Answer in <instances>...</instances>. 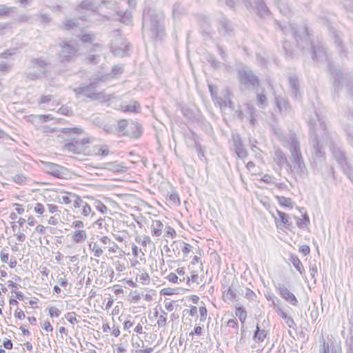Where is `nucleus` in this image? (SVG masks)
I'll return each mask as SVG.
<instances>
[{"instance_id": "nucleus-25", "label": "nucleus", "mask_w": 353, "mask_h": 353, "mask_svg": "<svg viewBox=\"0 0 353 353\" xmlns=\"http://www.w3.org/2000/svg\"><path fill=\"white\" fill-rule=\"evenodd\" d=\"M81 208H82L81 214L83 216H88L91 214L92 209H91L90 206L86 202L84 203V204L81 206Z\"/></svg>"}, {"instance_id": "nucleus-43", "label": "nucleus", "mask_w": 353, "mask_h": 353, "mask_svg": "<svg viewBox=\"0 0 353 353\" xmlns=\"http://www.w3.org/2000/svg\"><path fill=\"white\" fill-rule=\"evenodd\" d=\"M12 294H14V297L17 299V300H19V301H23L24 299V294L21 292V291H19V290L15 291L14 292H13Z\"/></svg>"}, {"instance_id": "nucleus-32", "label": "nucleus", "mask_w": 353, "mask_h": 353, "mask_svg": "<svg viewBox=\"0 0 353 353\" xmlns=\"http://www.w3.org/2000/svg\"><path fill=\"white\" fill-rule=\"evenodd\" d=\"M85 201H83L81 197L77 196L74 202L73 206L75 208H81V206L84 204Z\"/></svg>"}, {"instance_id": "nucleus-45", "label": "nucleus", "mask_w": 353, "mask_h": 353, "mask_svg": "<svg viewBox=\"0 0 353 353\" xmlns=\"http://www.w3.org/2000/svg\"><path fill=\"white\" fill-rule=\"evenodd\" d=\"M9 305L12 306H17L19 304V302L17 299L14 297V296H11L9 299Z\"/></svg>"}, {"instance_id": "nucleus-36", "label": "nucleus", "mask_w": 353, "mask_h": 353, "mask_svg": "<svg viewBox=\"0 0 353 353\" xmlns=\"http://www.w3.org/2000/svg\"><path fill=\"white\" fill-rule=\"evenodd\" d=\"M83 221L79 220L74 221L72 223V227L77 230H83Z\"/></svg>"}, {"instance_id": "nucleus-30", "label": "nucleus", "mask_w": 353, "mask_h": 353, "mask_svg": "<svg viewBox=\"0 0 353 353\" xmlns=\"http://www.w3.org/2000/svg\"><path fill=\"white\" fill-rule=\"evenodd\" d=\"M43 330L47 332H52L53 331V327L48 321H46L43 323L41 325Z\"/></svg>"}, {"instance_id": "nucleus-40", "label": "nucleus", "mask_w": 353, "mask_h": 353, "mask_svg": "<svg viewBox=\"0 0 353 353\" xmlns=\"http://www.w3.org/2000/svg\"><path fill=\"white\" fill-rule=\"evenodd\" d=\"M13 205L15 207V210L18 214H21L24 212L25 209L21 204L14 203Z\"/></svg>"}, {"instance_id": "nucleus-42", "label": "nucleus", "mask_w": 353, "mask_h": 353, "mask_svg": "<svg viewBox=\"0 0 353 353\" xmlns=\"http://www.w3.org/2000/svg\"><path fill=\"white\" fill-rule=\"evenodd\" d=\"M174 305L173 301H166L165 303V308L168 312H172L174 310Z\"/></svg>"}, {"instance_id": "nucleus-48", "label": "nucleus", "mask_w": 353, "mask_h": 353, "mask_svg": "<svg viewBox=\"0 0 353 353\" xmlns=\"http://www.w3.org/2000/svg\"><path fill=\"white\" fill-rule=\"evenodd\" d=\"M27 222L30 226H34L36 223V220L34 216H30L27 219Z\"/></svg>"}, {"instance_id": "nucleus-64", "label": "nucleus", "mask_w": 353, "mask_h": 353, "mask_svg": "<svg viewBox=\"0 0 353 353\" xmlns=\"http://www.w3.org/2000/svg\"><path fill=\"white\" fill-rule=\"evenodd\" d=\"M152 347H145L141 349V353H150L152 351Z\"/></svg>"}, {"instance_id": "nucleus-19", "label": "nucleus", "mask_w": 353, "mask_h": 353, "mask_svg": "<svg viewBox=\"0 0 353 353\" xmlns=\"http://www.w3.org/2000/svg\"><path fill=\"white\" fill-rule=\"evenodd\" d=\"M310 223L309 217L307 214L305 212L304 214L302 215V218L297 219L296 225L299 228H302L303 226H307Z\"/></svg>"}, {"instance_id": "nucleus-13", "label": "nucleus", "mask_w": 353, "mask_h": 353, "mask_svg": "<svg viewBox=\"0 0 353 353\" xmlns=\"http://www.w3.org/2000/svg\"><path fill=\"white\" fill-rule=\"evenodd\" d=\"M236 291L231 287L223 293V299L224 301H234L236 300Z\"/></svg>"}, {"instance_id": "nucleus-24", "label": "nucleus", "mask_w": 353, "mask_h": 353, "mask_svg": "<svg viewBox=\"0 0 353 353\" xmlns=\"http://www.w3.org/2000/svg\"><path fill=\"white\" fill-rule=\"evenodd\" d=\"M199 312L200 314V321H205L208 316V310L205 306H201L199 308Z\"/></svg>"}, {"instance_id": "nucleus-57", "label": "nucleus", "mask_w": 353, "mask_h": 353, "mask_svg": "<svg viewBox=\"0 0 353 353\" xmlns=\"http://www.w3.org/2000/svg\"><path fill=\"white\" fill-rule=\"evenodd\" d=\"M256 328L257 329H256V333H255V336H258L259 339L261 338V336H262V335H263V337H264L265 334L263 333V331H260L259 327H257Z\"/></svg>"}, {"instance_id": "nucleus-41", "label": "nucleus", "mask_w": 353, "mask_h": 353, "mask_svg": "<svg viewBox=\"0 0 353 353\" xmlns=\"http://www.w3.org/2000/svg\"><path fill=\"white\" fill-rule=\"evenodd\" d=\"M47 208H48V212L52 214L57 212L59 210L58 206L56 205H54V204H48Z\"/></svg>"}, {"instance_id": "nucleus-5", "label": "nucleus", "mask_w": 353, "mask_h": 353, "mask_svg": "<svg viewBox=\"0 0 353 353\" xmlns=\"http://www.w3.org/2000/svg\"><path fill=\"white\" fill-rule=\"evenodd\" d=\"M120 110L123 112L138 113L140 112L141 105L139 103L136 101H130L127 104L121 105Z\"/></svg>"}, {"instance_id": "nucleus-29", "label": "nucleus", "mask_w": 353, "mask_h": 353, "mask_svg": "<svg viewBox=\"0 0 353 353\" xmlns=\"http://www.w3.org/2000/svg\"><path fill=\"white\" fill-rule=\"evenodd\" d=\"M49 315L51 317H58L60 314V311L56 307H50L48 309Z\"/></svg>"}, {"instance_id": "nucleus-61", "label": "nucleus", "mask_w": 353, "mask_h": 353, "mask_svg": "<svg viewBox=\"0 0 353 353\" xmlns=\"http://www.w3.org/2000/svg\"><path fill=\"white\" fill-rule=\"evenodd\" d=\"M117 248H118V246L115 243H113V246L110 247L108 249V251L110 252L115 253L117 252Z\"/></svg>"}, {"instance_id": "nucleus-10", "label": "nucleus", "mask_w": 353, "mask_h": 353, "mask_svg": "<svg viewBox=\"0 0 353 353\" xmlns=\"http://www.w3.org/2000/svg\"><path fill=\"white\" fill-rule=\"evenodd\" d=\"M275 199L278 203L283 208L287 209H292L294 205V203L292 199L290 197H285L283 196H275Z\"/></svg>"}, {"instance_id": "nucleus-26", "label": "nucleus", "mask_w": 353, "mask_h": 353, "mask_svg": "<svg viewBox=\"0 0 353 353\" xmlns=\"http://www.w3.org/2000/svg\"><path fill=\"white\" fill-rule=\"evenodd\" d=\"M14 316L16 319H17L19 320H23L26 317V315H25V313L23 312V311L21 308H19V307H17L14 310Z\"/></svg>"}, {"instance_id": "nucleus-44", "label": "nucleus", "mask_w": 353, "mask_h": 353, "mask_svg": "<svg viewBox=\"0 0 353 353\" xmlns=\"http://www.w3.org/2000/svg\"><path fill=\"white\" fill-rule=\"evenodd\" d=\"M46 227L43 225L39 224L35 228V231L39 234H43L46 230Z\"/></svg>"}, {"instance_id": "nucleus-18", "label": "nucleus", "mask_w": 353, "mask_h": 353, "mask_svg": "<svg viewBox=\"0 0 353 353\" xmlns=\"http://www.w3.org/2000/svg\"><path fill=\"white\" fill-rule=\"evenodd\" d=\"M290 261H291L292 263L293 264V265L295 267V268L300 273H302V272L303 271L304 268H303V266L301 261L299 259V258L296 256H295V255H292L290 257Z\"/></svg>"}, {"instance_id": "nucleus-1", "label": "nucleus", "mask_w": 353, "mask_h": 353, "mask_svg": "<svg viewBox=\"0 0 353 353\" xmlns=\"http://www.w3.org/2000/svg\"><path fill=\"white\" fill-rule=\"evenodd\" d=\"M68 133L70 138L63 145L62 150L73 154H90L88 150L90 137L83 134L81 129L77 128L69 129Z\"/></svg>"}, {"instance_id": "nucleus-8", "label": "nucleus", "mask_w": 353, "mask_h": 353, "mask_svg": "<svg viewBox=\"0 0 353 353\" xmlns=\"http://www.w3.org/2000/svg\"><path fill=\"white\" fill-rule=\"evenodd\" d=\"M10 254L8 250L3 249L0 252V259L3 263H8L10 268H14L17 265V261L14 258H11L9 261Z\"/></svg>"}, {"instance_id": "nucleus-6", "label": "nucleus", "mask_w": 353, "mask_h": 353, "mask_svg": "<svg viewBox=\"0 0 353 353\" xmlns=\"http://www.w3.org/2000/svg\"><path fill=\"white\" fill-rule=\"evenodd\" d=\"M279 292L283 298L290 303L293 305H296L298 301L293 293H292L288 288H281Z\"/></svg>"}, {"instance_id": "nucleus-3", "label": "nucleus", "mask_w": 353, "mask_h": 353, "mask_svg": "<svg viewBox=\"0 0 353 353\" xmlns=\"http://www.w3.org/2000/svg\"><path fill=\"white\" fill-rule=\"evenodd\" d=\"M143 130L141 125L134 121L128 123V130L123 133L124 137H128L132 139H137L141 136Z\"/></svg>"}, {"instance_id": "nucleus-4", "label": "nucleus", "mask_w": 353, "mask_h": 353, "mask_svg": "<svg viewBox=\"0 0 353 353\" xmlns=\"http://www.w3.org/2000/svg\"><path fill=\"white\" fill-rule=\"evenodd\" d=\"M185 269L184 267L179 268L175 272H170L166 279L172 283H180L186 279Z\"/></svg>"}, {"instance_id": "nucleus-38", "label": "nucleus", "mask_w": 353, "mask_h": 353, "mask_svg": "<svg viewBox=\"0 0 353 353\" xmlns=\"http://www.w3.org/2000/svg\"><path fill=\"white\" fill-rule=\"evenodd\" d=\"M191 264H192V265L199 264L200 268H201V267H202V262H201V256H197V255L194 256L192 257V259Z\"/></svg>"}, {"instance_id": "nucleus-60", "label": "nucleus", "mask_w": 353, "mask_h": 353, "mask_svg": "<svg viewBox=\"0 0 353 353\" xmlns=\"http://www.w3.org/2000/svg\"><path fill=\"white\" fill-rule=\"evenodd\" d=\"M19 329L22 332L23 335H29L30 334V332L24 326H21Z\"/></svg>"}, {"instance_id": "nucleus-15", "label": "nucleus", "mask_w": 353, "mask_h": 353, "mask_svg": "<svg viewBox=\"0 0 353 353\" xmlns=\"http://www.w3.org/2000/svg\"><path fill=\"white\" fill-rule=\"evenodd\" d=\"M128 121L126 119H120L117 121L116 130L119 135L124 136V134L128 130Z\"/></svg>"}, {"instance_id": "nucleus-28", "label": "nucleus", "mask_w": 353, "mask_h": 353, "mask_svg": "<svg viewBox=\"0 0 353 353\" xmlns=\"http://www.w3.org/2000/svg\"><path fill=\"white\" fill-rule=\"evenodd\" d=\"M191 250H192V246L189 243H185V242L183 243V247L181 248V251L184 256H187L190 252Z\"/></svg>"}, {"instance_id": "nucleus-14", "label": "nucleus", "mask_w": 353, "mask_h": 353, "mask_svg": "<svg viewBox=\"0 0 353 353\" xmlns=\"http://www.w3.org/2000/svg\"><path fill=\"white\" fill-rule=\"evenodd\" d=\"M276 312L278 314L279 316H280L283 319L285 320L286 324L290 327H292L294 325V321L289 316L287 313L281 307H278L276 309Z\"/></svg>"}, {"instance_id": "nucleus-7", "label": "nucleus", "mask_w": 353, "mask_h": 353, "mask_svg": "<svg viewBox=\"0 0 353 353\" xmlns=\"http://www.w3.org/2000/svg\"><path fill=\"white\" fill-rule=\"evenodd\" d=\"M11 276V280L8 281L7 286L10 289L11 293H13L21 288V278L17 274Z\"/></svg>"}, {"instance_id": "nucleus-27", "label": "nucleus", "mask_w": 353, "mask_h": 353, "mask_svg": "<svg viewBox=\"0 0 353 353\" xmlns=\"http://www.w3.org/2000/svg\"><path fill=\"white\" fill-rule=\"evenodd\" d=\"M7 290H8V289L5 286H2L1 291L0 290V315L2 314V307H3L4 303H5L4 298L2 296L1 292H7Z\"/></svg>"}, {"instance_id": "nucleus-59", "label": "nucleus", "mask_w": 353, "mask_h": 353, "mask_svg": "<svg viewBox=\"0 0 353 353\" xmlns=\"http://www.w3.org/2000/svg\"><path fill=\"white\" fill-rule=\"evenodd\" d=\"M190 299L194 303L196 304L199 301V297L197 295H192Z\"/></svg>"}, {"instance_id": "nucleus-50", "label": "nucleus", "mask_w": 353, "mask_h": 353, "mask_svg": "<svg viewBox=\"0 0 353 353\" xmlns=\"http://www.w3.org/2000/svg\"><path fill=\"white\" fill-rule=\"evenodd\" d=\"M100 241L103 244H109L111 242V239L106 236H103L100 239Z\"/></svg>"}, {"instance_id": "nucleus-17", "label": "nucleus", "mask_w": 353, "mask_h": 353, "mask_svg": "<svg viewBox=\"0 0 353 353\" xmlns=\"http://www.w3.org/2000/svg\"><path fill=\"white\" fill-rule=\"evenodd\" d=\"M61 197H56L54 199L55 201L59 203H63L65 205H68L71 203V199L69 197V192H61Z\"/></svg>"}, {"instance_id": "nucleus-53", "label": "nucleus", "mask_w": 353, "mask_h": 353, "mask_svg": "<svg viewBox=\"0 0 353 353\" xmlns=\"http://www.w3.org/2000/svg\"><path fill=\"white\" fill-rule=\"evenodd\" d=\"M257 99L261 104H263L266 101V97L264 94H259Z\"/></svg>"}, {"instance_id": "nucleus-39", "label": "nucleus", "mask_w": 353, "mask_h": 353, "mask_svg": "<svg viewBox=\"0 0 353 353\" xmlns=\"http://www.w3.org/2000/svg\"><path fill=\"white\" fill-rule=\"evenodd\" d=\"M203 333V328L201 326H196L194 329V332L190 333V336H193L194 334L201 336Z\"/></svg>"}, {"instance_id": "nucleus-56", "label": "nucleus", "mask_w": 353, "mask_h": 353, "mask_svg": "<svg viewBox=\"0 0 353 353\" xmlns=\"http://www.w3.org/2000/svg\"><path fill=\"white\" fill-rule=\"evenodd\" d=\"M150 242V239L148 236H145L142 241V245L146 246L148 243Z\"/></svg>"}, {"instance_id": "nucleus-11", "label": "nucleus", "mask_w": 353, "mask_h": 353, "mask_svg": "<svg viewBox=\"0 0 353 353\" xmlns=\"http://www.w3.org/2000/svg\"><path fill=\"white\" fill-rule=\"evenodd\" d=\"M87 238V233L84 230H76L72 234V241L77 243L84 241Z\"/></svg>"}, {"instance_id": "nucleus-49", "label": "nucleus", "mask_w": 353, "mask_h": 353, "mask_svg": "<svg viewBox=\"0 0 353 353\" xmlns=\"http://www.w3.org/2000/svg\"><path fill=\"white\" fill-rule=\"evenodd\" d=\"M112 334L114 336H115V337H117V336H119V334H120V330H119V327L118 326L112 327Z\"/></svg>"}, {"instance_id": "nucleus-21", "label": "nucleus", "mask_w": 353, "mask_h": 353, "mask_svg": "<svg viewBox=\"0 0 353 353\" xmlns=\"http://www.w3.org/2000/svg\"><path fill=\"white\" fill-rule=\"evenodd\" d=\"M91 251L93 253L94 256L96 257H99L103 254L102 248L97 243H94Z\"/></svg>"}, {"instance_id": "nucleus-34", "label": "nucleus", "mask_w": 353, "mask_h": 353, "mask_svg": "<svg viewBox=\"0 0 353 353\" xmlns=\"http://www.w3.org/2000/svg\"><path fill=\"white\" fill-rule=\"evenodd\" d=\"M299 252H301L303 255L306 256L310 254V248L307 245H303L299 247Z\"/></svg>"}, {"instance_id": "nucleus-37", "label": "nucleus", "mask_w": 353, "mask_h": 353, "mask_svg": "<svg viewBox=\"0 0 353 353\" xmlns=\"http://www.w3.org/2000/svg\"><path fill=\"white\" fill-rule=\"evenodd\" d=\"M52 96L51 95H43L39 99V103L44 104V103H48L52 100Z\"/></svg>"}, {"instance_id": "nucleus-33", "label": "nucleus", "mask_w": 353, "mask_h": 353, "mask_svg": "<svg viewBox=\"0 0 353 353\" xmlns=\"http://www.w3.org/2000/svg\"><path fill=\"white\" fill-rule=\"evenodd\" d=\"M39 299L37 297H34L29 301V305L32 309H37L39 307Z\"/></svg>"}, {"instance_id": "nucleus-9", "label": "nucleus", "mask_w": 353, "mask_h": 353, "mask_svg": "<svg viewBox=\"0 0 353 353\" xmlns=\"http://www.w3.org/2000/svg\"><path fill=\"white\" fill-rule=\"evenodd\" d=\"M92 154L96 156L105 157L109 154L108 146L103 144H99L93 146Z\"/></svg>"}, {"instance_id": "nucleus-58", "label": "nucleus", "mask_w": 353, "mask_h": 353, "mask_svg": "<svg viewBox=\"0 0 353 353\" xmlns=\"http://www.w3.org/2000/svg\"><path fill=\"white\" fill-rule=\"evenodd\" d=\"M92 38L90 35L85 34L82 37V41L84 42H90L92 41Z\"/></svg>"}, {"instance_id": "nucleus-55", "label": "nucleus", "mask_w": 353, "mask_h": 353, "mask_svg": "<svg viewBox=\"0 0 353 353\" xmlns=\"http://www.w3.org/2000/svg\"><path fill=\"white\" fill-rule=\"evenodd\" d=\"M59 283L61 286L65 287L68 283V281L65 278H61L59 279Z\"/></svg>"}, {"instance_id": "nucleus-51", "label": "nucleus", "mask_w": 353, "mask_h": 353, "mask_svg": "<svg viewBox=\"0 0 353 353\" xmlns=\"http://www.w3.org/2000/svg\"><path fill=\"white\" fill-rule=\"evenodd\" d=\"M198 309L196 306H191L190 309V315L193 316L197 314Z\"/></svg>"}, {"instance_id": "nucleus-35", "label": "nucleus", "mask_w": 353, "mask_h": 353, "mask_svg": "<svg viewBox=\"0 0 353 353\" xmlns=\"http://www.w3.org/2000/svg\"><path fill=\"white\" fill-rule=\"evenodd\" d=\"M8 274L7 272V269L5 265H1L0 266V276H1V280L4 281V279L8 276Z\"/></svg>"}, {"instance_id": "nucleus-20", "label": "nucleus", "mask_w": 353, "mask_h": 353, "mask_svg": "<svg viewBox=\"0 0 353 353\" xmlns=\"http://www.w3.org/2000/svg\"><path fill=\"white\" fill-rule=\"evenodd\" d=\"M275 159L277 161L278 163H287V158L284 156L283 152L281 150H277L275 153Z\"/></svg>"}, {"instance_id": "nucleus-54", "label": "nucleus", "mask_w": 353, "mask_h": 353, "mask_svg": "<svg viewBox=\"0 0 353 353\" xmlns=\"http://www.w3.org/2000/svg\"><path fill=\"white\" fill-rule=\"evenodd\" d=\"M101 328L103 332H108L111 330L108 323H103Z\"/></svg>"}, {"instance_id": "nucleus-2", "label": "nucleus", "mask_w": 353, "mask_h": 353, "mask_svg": "<svg viewBox=\"0 0 353 353\" xmlns=\"http://www.w3.org/2000/svg\"><path fill=\"white\" fill-rule=\"evenodd\" d=\"M276 212L278 216L277 217L272 215L276 226L279 228L291 230L292 228V223L291 222L290 215L279 210H276Z\"/></svg>"}, {"instance_id": "nucleus-63", "label": "nucleus", "mask_w": 353, "mask_h": 353, "mask_svg": "<svg viewBox=\"0 0 353 353\" xmlns=\"http://www.w3.org/2000/svg\"><path fill=\"white\" fill-rule=\"evenodd\" d=\"M140 299V296L137 294L135 296H132L130 301L132 303H136Z\"/></svg>"}, {"instance_id": "nucleus-16", "label": "nucleus", "mask_w": 353, "mask_h": 353, "mask_svg": "<svg viewBox=\"0 0 353 353\" xmlns=\"http://www.w3.org/2000/svg\"><path fill=\"white\" fill-rule=\"evenodd\" d=\"M235 315L239 318L242 325L245 323L247 319V312L244 307L241 306L235 307Z\"/></svg>"}, {"instance_id": "nucleus-52", "label": "nucleus", "mask_w": 353, "mask_h": 353, "mask_svg": "<svg viewBox=\"0 0 353 353\" xmlns=\"http://www.w3.org/2000/svg\"><path fill=\"white\" fill-rule=\"evenodd\" d=\"M228 325H232V327H234L236 329L238 328V323L234 319H230V320H228Z\"/></svg>"}, {"instance_id": "nucleus-62", "label": "nucleus", "mask_w": 353, "mask_h": 353, "mask_svg": "<svg viewBox=\"0 0 353 353\" xmlns=\"http://www.w3.org/2000/svg\"><path fill=\"white\" fill-rule=\"evenodd\" d=\"M125 349L123 345H120L117 347V351L118 353H123L125 352Z\"/></svg>"}, {"instance_id": "nucleus-23", "label": "nucleus", "mask_w": 353, "mask_h": 353, "mask_svg": "<svg viewBox=\"0 0 353 353\" xmlns=\"http://www.w3.org/2000/svg\"><path fill=\"white\" fill-rule=\"evenodd\" d=\"M34 212L39 215H42L45 212L44 205L41 203H37L34 206Z\"/></svg>"}, {"instance_id": "nucleus-22", "label": "nucleus", "mask_w": 353, "mask_h": 353, "mask_svg": "<svg viewBox=\"0 0 353 353\" xmlns=\"http://www.w3.org/2000/svg\"><path fill=\"white\" fill-rule=\"evenodd\" d=\"M77 316V315L76 312H68L65 314V319L69 323H70L72 325H74L78 323Z\"/></svg>"}, {"instance_id": "nucleus-12", "label": "nucleus", "mask_w": 353, "mask_h": 353, "mask_svg": "<svg viewBox=\"0 0 353 353\" xmlns=\"http://www.w3.org/2000/svg\"><path fill=\"white\" fill-rule=\"evenodd\" d=\"M163 228V224L159 220H154L152 223L151 232L154 236H159Z\"/></svg>"}, {"instance_id": "nucleus-31", "label": "nucleus", "mask_w": 353, "mask_h": 353, "mask_svg": "<svg viewBox=\"0 0 353 353\" xmlns=\"http://www.w3.org/2000/svg\"><path fill=\"white\" fill-rule=\"evenodd\" d=\"M141 272V274L139 275V278L138 276L136 277L135 281H141L142 283L143 281H145L148 280L149 276L147 273H145L144 271H139Z\"/></svg>"}, {"instance_id": "nucleus-46", "label": "nucleus", "mask_w": 353, "mask_h": 353, "mask_svg": "<svg viewBox=\"0 0 353 353\" xmlns=\"http://www.w3.org/2000/svg\"><path fill=\"white\" fill-rule=\"evenodd\" d=\"M48 223L50 225H55L58 223V219L56 217L52 216L48 219Z\"/></svg>"}, {"instance_id": "nucleus-47", "label": "nucleus", "mask_w": 353, "mask_h": 353, "mask_svg": "<svg viewBox=\"0 0 353 353\" xmlns=\"http://www.w3.org/2000/svg\"><path fill=\"white\" fill-rule=\"evenodd\" d=\"M3 347L6 349L10 350L12 347V343L10 339H7L3 342Z\"/></svg>"}]
</instances>
